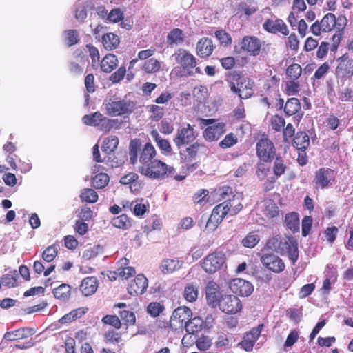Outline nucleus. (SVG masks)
Instances as JSON below:
<instances>
[{"mask_svg": "<svg viewBox=\"0 0 353 353\" xmlns=\"http://www.w3.org/2000/svg\"><path fill=\"white\" fill-rule=\"evenodd\" d=\"M141 145L140 139H132L129 144V157L131 164H138L137 170L141 175L153 180L173 178L181 181L185 179V174H175L173 166L155 158L157 151L150 142L146 143L142 148Z\"/></svg>", "mask_w": 353, "mask_h": 353, "instance_id": "1", "label": "nucleus"}, {"mask_svg": "<svg viewBox=\"0 0 353 353\" xmlns=\"http://www.w3.org/2000/svg\"><path fill=\"white\" fill-rule=\"evenodd\" d=\"M227 81L230 90L241 99H247L254 94V82L243 76L241 72H229Z\"/></svg>", "mask_w": 353, "mask_h": 353, "instance_id": "2", "label": "nucleus"}, {"mask_svg": "<svg viewBox=\"0 0 353 353\" xmlns=\"http://www.w3.org/2000/svg\"><path fill=\"white\" fill-rule=\"evenodd\" d=\"M347 20L344 15H339L337 18L332 13L326 14L322 19L316 21L310 26V31L314 36H320L322 33L331 32L336 29H345Z\"/></svg>", "mask_w": 353, "mask_h": 353, "instance_id": "3", "label": "nucleus"}, {"mask_svg": "<svg viewBox=\"0 0 353 353\" xmlns=\"http://www.w3.org/2000/svg\"><path fill=\"white\" fill-rule=\"evenodd\" d=\"M173 57L176 62L181 65L180 70L176 73L177 76L188 77L201 72L200 68L196 67V59L188 50L179 48Z\"/></svg>", "mask_w": 353, "mask_h": 353, "instance_id": "4", "label": "nucleus"}, {"mask_svg": "<svg viewBox=\"0 0 353 353\" xmlns=\"http://www.w3.org/2000/svg\"><path fill=\"white\" fill-rule=\"evenodd\" d=\"M105 112L112 117H128L135 109V103L130 100L112 97L103 103Z\"/></svg>", "mask_w": 353, "mask_h": 353, "instance_id": "5", "label": "nucleus"}, {"mask_svg": "<svg viewBox=\"0 0 353 353\" xmlns=\"http://www.w3.org/2000/svg\"><path fill=\"white\" fill-rule=\"evenodd\" d=\"M35 333L33 328L21 327L13 331L7 332L3 336V339L8 341H14L19 340H26L24 343H18L15 347L18 349H28L34 345V341L32 338Z\"/></svg>", "mask_w": 353, "mask_h": 353, "instance_id": "6", "label": "nucleus"}, {"mask_svg": "<svg viewBox=\"0 0 353 353\" xmlns=\"http://www.w3.org/2000/svg\"><path fill=\"white\" fill-rule=\"evenodd\" d=\"M262 41L256 36H244L234 47L237 54L245 53L252 57H257L261 52Z\"/></svg>", "mask_w": 353, "mask_h": 353, "instance_id": "7", "label": "nucleus"}, {"mask_svg": "<svg viewBox=\"0 0 353 353\" xmlns=\"http://www.w3.org/2000/svg\"><path fill=\"white\" fill-rule=\"evenodd\" d=\"M335 181V171L327 167H322L315 172L312 183L316 190H323L334 185Z\"/></svg>", "mask_w": 353, "mask_h": 353, "instance_id": "8", "label": "nucleus"}, {"mask_svg": "<svg viewBox=\"0 0 353 353\" xmlns=\"http://www.w3.org/2000/svg\"><path fill=\"white\" fill-rule=\"evenodd\" d=\"M192 315L191 310L186 306L178 307L175 309L165 328L171 330L182 329Z\"/></svg>", "mask_w": 353, "mask_h": 353, "instance_id": "9", "label": "nucleus"}, {"mask_svg": "<svg viewBox=\"0 0 353 353\" xmlns=\"http://www.w3.org/2000/svg\"><path fill=\"white\" fill-rule=\"evenodd\" d=\"M225 261V253L222 251L215 250L203 259L201 266L205 272L212 274L219 270Z\"/></svg>", "mask_w": 353, "mask_h": 353, "instance_id": "10", "label": "nucleus"}, {"mask_svg": "<svg viewBox=\"0 0 353 353\" xmlns=\"http://www.w3.org/2000/svg\"><path fill=\"white\" fill-rule=\"evenodd\" d=\"M194 125L190 123H185L177 129L173 139V142L177 148L188 145L196 139L198 133L194 130Z\"/></svg>", "mask_w": 353, "mask_h": 353, "instance_id": "11", "label": "nucleus"}, {"mask_svg": "<svg viewBox=\"0 0 353 353\" xmlns=\"http://www.w3.org/2000/svg\"><path fill=\"white\" fill-rule=\"evenodd\" d=\"M276 149L268 135L263 134L256 144V154L259 159L273 160Z\"/></svg>", "mask_w": 353, "mask_h": 353, "instance_id": "12", "label": "nucleus"}, {"mask_svg": "<svg viewBox=\"0 0 353 353\" xmlns=\"http://www.w3.org/2000/svg\"><path fill=\"white\" fill-rule=\"evenodd\" d=\"M217 306L223 313L235 314L240 312L243 308L241 300L235 295H221L217 303Z\"/></svg>", "mask_w": 353, "mask_h": 353, "instance_id": "13", "label": "nucleus"}, {"mask_svg": "<svg viewBox=\"0 0 353 353\" xmlns=\"http://www.w3.org/2000/svg\"><path fill=\"white\" fill-rule=\"evenodd\" d=\"M260 261L265 268L275 274H280L285 269L283 260L272 252L263 254Z\"/></svg>", "mask_w": 353, "mask_h": 353, "instance_id": "14", "label": "nucleus"}, {"mask_svg": "<svg viewBox=\"0 0 353 353\" xmlns=\"http://www.w3.org/2000/svg\"><path fill=\"white\" fill-rule=\"evenodd\" d=\"M208 148L207 145L199 141H194L187 146L183 153L180 152L181 161L183 163H190L194 161L200 154H206Z\"/></svg>", "mask_w": 353, "mask_h": 353, "instance_id": "15", "label": "nucleus"}, {"mask_svg": "<svg viewBox=\"0 0 353 353\" xmlns=\"http://www.w3.org/2000/svg\"><path fill=\"white\" fill-rule=\"evenodd\" d=\"M279 253L281 254H287L289 259L294 265L299 259L298 243L296 240L291 236L281 238Z\"/></svg>", "mask_w": 353, "mask_h": 353, "instance_id": "16", "label": "nucleus"}, {"mask_svg": "<svg viewBox=\"0 0 353 353\" xmlns=\"http://www.w3.org/2000/svg\"><path fill=\"white\" fill-rule=\"evenodd\" d=\"M337 65L335 74L341 79H350L353 77V59L348 53H345L336 59Z\"/></svg>", "mask_w": 353, "mask_h": 353, "instance_id": "17", "label": "nucleus"}, {"mask_svg": "<svg viewBox=\"0 0 353 353\" xmlns=\"http://www.w3.org/2000/svg\"><path fill=\"white\" fill-rule=\"evenodd\" d=\"M226 206L227 205L225 203H219L213 208L205 225L207 230L213 232L218 228L223 219L228 214V209L225 208Z\"/></svg>", "mask_w": 353, "mask_h": 353, "instance_id": "18", "label": "nucleus"}, {"mask_svg": "<svg viewBox=\"0 0 353 353\" xmlns=\"http://www.w3.org/2000/svg\"><path fill=\"white\" fill-rule=\"evenodd\" d=\"M229 288L236 295L248 297L254 292L253 285L243 279L235 278L230 281Z\"/></svg>", "mask_w": 353, "mask_h": 353, "instance_id": "19", "label": "nucleus"}, {"mask_svg": "<svg viewBox=\"0 0 353 353\" xmlns=\"http://www.w3.org/2000/svg\"><path fill=\"white\" fill-rule=\"evenodd\" d=\"M148 286V279L143 274H139L130 282L127 290L131 296H137L144 294Z\"/></svg>", "mask_w": 353, "mask_h": 353, "instance_id": "20", "label": "nucleus"}, {"mask_svg": "<svg viewBox=\"0 0 353 353\" xmlns=\"http://www.w3.org/2000/svg\"><path fill=\"white\" fill-rule=\"evenodd\" d=\"M74 60L69 62V71L73 75H81L83 72V65L88 59L81 50L77 49L73 54Z\"/></svg>", "mask_w": 353, "mask_h": 353, "instance_id": "21", "label": "nucleus"}, {"mask_svg": "<svg viewBox=\"0 0 353 353\" xmlns=\"http://www.w3.org/2000/svg\"><path fill=\"white\" fill-rule=\"evenodd\" d=\"M263 28L271 34L281 33L284 36L289 34V29L285 23L281 19H268L263 24Z\"/></svg>", "mask_w": 353, "mask_h": 353, "instance_id": "22", "label": "nucleus"}, {"mask_svg": "<svg viewBox=\"0 0 353 353\" xmlns=\"http://www.w3.org/2000/svg\"><path fill=\"white\" fill-rule=\"evenodd\" d=\"M301 105L297 98H290L285 103L284 112L285 116H294V121L297 123L300 122L303 117V113L301 112Z\"/></svg>", "mask_w": 353, "mask_h": 353, "instance_id": "23", "label": "nucleus"}, {"mask_svg": "<svg viewBox=\"0 0 353 353\" xmlns=\"http://www.w3.org/2000/svg\"><path fill=\"white\" fill-rule=\"evenodd\" d=\"M263 325H259L256 327H253L250 332L246 333L243 341L240 343L241 347L247 352L252 350L253 347L259 338L262 331Z\"/></svg>", "mask_w": 353, "mask_h": 353, "instance_id": "24", "label": "nucleus"}, {"mask_svg": "<svg viewBox=\"0 0 353 353\" xmlns=\"http://www.w3.org/2000/svg\"><path fill=\"white\" fill-rule=\"evenodd\" d=\"M225 132V123H218L216 125L208 126L203 131V137L205 141L212 142L217 141Z\"/></svg>", "mask_w": 353, "mask_h": 353, "instance_id": "25", "label": "nucleus"}, {"mask_svg": "<svg viewBox=\"0 0 353 353\" xmlns=\"http://www.w3.org/2000/svg\"><path fill=\"white\" fill-rule=\"evenodd\" d=\"M214 48V46L211 39L202 37L196 43V54L201 58H208L212 54Z\"/></svg>", "mask_w": 353, "mask_h": 353, "instance_id": "26", "label": "nucleus"}, {"mask_svg": "<svg viewBox=\"0 0 353 353\" xmlns=\"http://www.w3.org/2000/svg\"><path fill=\"white\" fill-rule=\"evenodd\" d=\"M205 294L208 303L213 307H216L221 297L219 285L213 281H209L206 285Z\"/></svg>", "mask_w": 353, "mask_h": 353, "instance_id": "27", "label": "nucleus"}, {"mask_svg": "<svg viewBox=\"0 0 353 353\" xmlns=\"http://www.w3.org/2000/svg\"><path fill=\"white\" fill-rule=\"evenodd\" d=\"M243 196L241 194H236L233 195L232 198L228 199L227 201L222 202L227 205L225 208H228V213L231 216L237 214L243 208L242 204Z\"/></svg>", "mask_w": 353, "mask_h": 353, "instance_id": "28", "label": "nucleus"}, {"mask_svg": "<svg viewBox=\"0 0 353 353\" xmlns=\"http://www.w3.org/2000/svg\"><path fill=\"white\" fill-rule=\"evenodd\" d=\"M279 208L272 199H265L263 201L261 212L264 219L270 220L276 218L279 214Z\"/></svg>", "mask_w": 353, "mask_h": 353, "instance_id": "29", "label": "nucleus"}, {"mask_svg": "<svg viewBox=\"0 0 353 353\" xmlns=\"http://www.w3.org/2000/svg\"><path fill=\"white\" fill-rule=\"evenodd\" d=\"M98 280L95 276H88L83 279L80 290L86 296L93 294L97 290Z\"/></svg>", "mask_w": 353, "mask_h": 353, "instance_id": "30", "label": "nucleus"}, {"mask_svg": "<svg viewBox=\"0 0 353 353\" xmlns=\"http://www.w3.org/2000/svg\"><path fill=\"white\" fill-rule=\"evenodd\" d=\"M151 136L163 154H171L172 153V148L170 141L168 139H162L157 130H152Z\"/></svg>", "mask_w": 353, "mask_h": 353, "instance_id": "31", "label": "nucleus"}, {"mask_svg": "<svg viewBox=\"0 0 353 353\" xmlns=\"http://www.w3.org/2000/svg\"><path fill=\"white\" fill-rule=\"evenodd\" d=\"M284 223L287 228L290 230L293 233L299 231V215L297 212H292L287 213L285 216Z\"/></svg>", "mask_w": 353, "mask_h": 353, "instance_id": "32", "label": "nucleus"}, {"mask_svg": "<svg viewBox=\"0 0 353 353\" xmlns=\"http://www.w3.org/2000/svg\"><path fill=\"white\" fill-rule=\"evenodd\" d=\"M272 161L259 159L256 166V174L260 180H264L270 173Z\"/></svg>", "mask_w": 353, "mask_h": 353, "instance_id": "33", "label": "nucleus"}, {"mask_svg": "<svg viewBox=\"0 0 353 353\" xmlns=\"http://www.w3.org/2000/svg\"><path fill=\"white\" fill-rule=\"evenodd\" d=\"M292 145L297 150H306L310 145V137L305 132H298L292 141Z\"/></svg>", "mask_w": 353, "mask_h": 353, "instance_id": "34", "label": "nucleus"}, {"mask_svg": "<svg viewBox=\"0 0 353 353\" xmlns=\"http://www.w3.org/2000/svg\"><path fill=\"white\" fill-rule=\"evenodd\" d=\"M259 10L255 2H241L236 6L237 14L242 17L243 14L249 17L256 12Z\"/></svg>", "mask_w": 353, "mask_h": 353, "instance_id": "35", "label": "nucleus"}, {"mask_svg": "<svg viewBox=\"0 0 353 353\" xmlns=\"http://www.w3.org/2000/svg\"><path fill=\"white\" fill-rule=\"evenodd\" d=\"M118 65L117 57L112 54L105 55L101 61V69L106 73L111 72Z\"/></svg>", "mask_w": 353, "mask_h": 353, "instance_id": "36", "label": "nucleus"}, {"mask_svg": "<svg viewBox=\"0 0 353 353\" xmlns=\"http://www.w3.org/2000/svg\"><path fill=\"white\" fill-rule=\"evenodd\" d=\"M184 327L188 334H195L202 330L203 321L199 316L190 318Z\"/></svg>", "mask_w": 353, "mask_h": 353, "instance_id": "37", "label": "nucleus"}, {"mask_svg": "<svg viewBox=\"0 0 353 353\" xmlns=\"http://www.w3.org/2000/svg\"><path fill=\"white\" fill-rule=\"evenodd\" d=\"M120 43L118 35L108 32L103 35L102 43L103 47L108 50H112L117 48Z\"/></svg>", "mask_w": 353, "mask_h": 353, "instance_id": "38", "label": "nucleus"}, {"mask_svg": "<svg viewBox=\"0 0 353 353\" xmlns=\"http://www.w3.org/2000/svg\"><path fill=\"white\" fill-rule=\"evenodd\" d=\"M183 261L171 259L163 261L161 265V270L163 274H170L181 268Z\"/></svg>", "mask_w": 353, "mask_h": 353, "instance_id": "39", "label": "nucleus"}, {"mask_svg": "<svg viewBox=\"0 0 353 353\" xmlns=\"http://www.w3.org/2000/svg\"><path fill=\"white\" fill-rule=\"evenodd\" d=\"M120 262L125 266L117 268L116 273L119 276L124 279H128L136 274L135 269L133 267L128 265L129 261L127 259H122Z\"/></svg>", "mask_w": 353, "mask_h": 353, "instance_id": "40", "label": "nucleus"}, {"mask_svg": "<svg viewBox=\"0 0 353 353\" xmlns=\"http://www.w3.org/2000/svg\"><path fill=\"white\" fill-rule=\"evenodd\" d=\"M119 145V139L117 136H110L104 139L101 149L103 152L110 154L114 152Z\"/></svg>", "mask_w": 353, "mask_h": 353, "instance_id": "41", "label": "nucleus"}, {"mask_svg": "<svg viewBox=\"0 0 353 353\" xmlns=\"http://www.w3.org/2000/svg\"><path fill=\"white\" fill-rule=\"evenodd\" d=\"M274 159L272 170L274 176L278 178L285 173L288 166L280 155L276 156Z\"/></svg>", "mask_w": 353, "mask_h": 353, "instance_id": "42", "label": "nucleus"}, {"mask_svg": "<svg viewBox=\"0 0 353 353\" xmlns=\"http://www.w3.org/2000/svg\"><path fill=\"white\" fill-rule=\"evenodd\" d=\"M184 41V34L180 28L172 29L167 36V42L169 46L182 43Z\"/></svg>", "mask_w": 353, "mask_h": 353, "instance_id": "43", "label": "nucleus"}, {"mask_svg": "<svg viewBox=\"0 0 353 353\" xmlns=\"http://www.w3.org/2000/svg\"><path fill=\"white\" fill-rule=\"evenodd\" d=\"M104 119V116L100 112H95L90 114H85L83 117V122L90 126H98L101 125Z\"/></svg>", "mask_w": 353, "mask_h": 353, "instance_id": "44", "label": "nucleus"}, {"mask_svg": "<svg viewBox=\"0 0 353 353\" xmlns=\"http://www.w3.org/2000/svg\"><path fill=\"white\" fill-rule=\"evenodd\" d=\"M19 274L17 270L10 271L1 276V283L8 288H14L18 285Z\"/></svg>", "mask_w": 353, "mask_h": 353, "instance_id": "45", "label": "nucleus"}, {"mask_svg": "<svg viewBox=\"0 0 353 353\" xmlns=\"http://www.w3.org/2000/svg\"><path fill=\"white\" fill-rule=\"evenodd\" d=\"M109 176L103 172H100L92 176L91 180L92 185L97 189L105 188L109 183Z\"/></svg>", "mask_w": 353, "mask_h": 353, "instance_id": "46", "label": "nucleus"}, {"mask_svg": "<svg viewBox=\"0 0 353 353\" xmlns=\"http://www.w3.org/2000/svg\"><path fill=\"white\" fill-rule=\"evenodd\" d=\"M121 128V122L117 119H106L102 121L100 130L104 132H108L112 130H118Z\"/></svg>", "mask_w": 353, "mask_h": 353, "instance_id": "47", "label": "nucleus"}, {"mask_svg": "<svg viewBox=\"0 0 353 353\" xmlns=\"http://www.w3.org/2000/svg\"><path fill=\"white\" fill-rule=\"evenodd\" d=\"M80 199L82 202L94 203L98 201L99 196L94 190L84 188L81 192Z\"/></svg>", "mask_w": 353, "mask_h": 353, "instance_id": "48", "label": "nucleus"}, {"mask_svg": "<svg viewBox=\"0 0 353 353\" xmlns=\"http://www.w3.org/2000/svg\"><path fill=\"white\" fill-rule=\"evenodd\" d=\"M259 241V235L255 232H250L241 240V243L245 248H253Z\"/></svg>", "mask_w": 353, "mask_h": 353, "instance_id": "49", "label": "nucleus"}, {"mask_svg": "<svg viewBox=\"0 0 353 353\" xmlns=\"http://www.w3.org/2000/svg\"><path fill=\"white\" fill-rule=\"evenodd\" d=\"M111 223L115 228L123 230H127L131 226L130 220L125 214L114 217L111 221Z\"/></svg>", "mask_w": 353, "mask_h": 353, "instance_id": "50", "label": "nucleus"}, {"mask_svg": "<svg viewBox=\"0 0 353 353\" xmlns=\"http://www.w3.org/2000/svg\"><path fill=\"white\" fill-rule=\"evenodd\" d=\"M71 288L68 284L62 283L53 290L54 297L60 300L67 299L70 294Z\"/></svg>", "mask_w": 353, "mask_h": 353, "instance_id": "51", "label": "nucleus"}, {"mask_svg": "<svg viewBox=\"0 0 353 353\" xmlns=\"http://www.w3.org/2000/svg\"><path fill=\"white\" fill-rule=\"evenodd\" d=\"M285 74L288 79L298 81L302 74V68L298 63H292L287 68Z\"/></svg>", "mask_w": 353, "mask_h": 353, "instance_id": "52", "label": "nucleus"}, {"mask_svg": "<svg viewBox=\"0 0 353 353\" xmlns=\"http://www.w3.org/2000/svg\"><path fill=\"white\" fill-rule=\"evenodd\" d=\"M65 41L70 47L79 43L80 40L79 32L74 29L65 30L63 32Z\"/></svg>", "mask_w": 353, "mask_h": 353, "instance_id": "53", "label": "nucleus"}, {"mask_svg": "<svg viewBox=\"0 0 353 353\" xmlns=\"http://www.w3.org/2000/svg\"><path fill=\"white\" fill-rule=\"evenodd\" d=\"M59 253V245L53 244L46 248L42 252V259L48 263L52 262Z\"/></svg>", "mask_w": 353, "mask_h": 353, "instance_id": "54", "label": "nucleus"}, {"mask_svg": "<svg viewBox=\"0 0 353 353\" xmlns=\"http://www.w3.org/2000/svg\"><path fill=\"white\" fill-rule=\"evenodd\" d=\"M84 314L85 311L81 308L75 309L63 316L59 321L62 324L68 323L81 317Z\"/></svg>", "mask_w": 353, "mask_h": 353, "instance_id": "55", "label": "nucleus"}, {"mask_svg": "<svg viewBox=\"0 0 353 353\" xmlns=\"http://www.w3.org/2000/svg\"><path fill=\"white\" fill-rule=\"evenodd\" d=\"M301 90V84L298 81L288 79L285 82L284 92L285 94L296 95Z\"/></svg>", "mask_w": 353, "mask_h": 353, "instance_id": "56", "label": "nucleus"}, {"mask_svg": "<svg viewBox=\"0 0 353 353\" xmlns=\"http://www.w3.org/2000/svg\"><path fill=\"white\" fill-rule=\"evenodd\" d=\"M104 341L105 343H119L122 341L121 333L111 329L106 331L104 334Z\"/></svg>", "mask_w": 353, "mask_h": 353, "instance_id": "57", "label": "nucleus"}, {"mask_svg": "<svg viewBox=\"0 0 353 353\" xmlns=\"http://www.w3.org/2000/svg\"><path fill=\"white\" fill-rule=\"evenodd\" d=\"M160 68V62L154 58L145 61L143 65V70L147 73H156Z\"/></svg>", "mask_w": 353, "mask_h": 353, "instance_id": "58", "label": "nucleus"}, {"mask_svg": "<svg viewBox=\"0 0 353 353\" xmlns=\"http://www.w3.org/2000/svg\"><path fill=\"white\" fill-rule=\"evenodd\" d=\"M215 37L223 46H228L232 44V39L229 33L224 30H219L215 32Z\"/></svg>", "mask_w": 353, "mask_h": 353, "instance_id": "59", "label": "nucleus"}, {"mask_svg": "<svg viewBox=\"0 0 353 353\" xmlns=\"http://www.w3.org/2000/svg\"><path fill=\"white\" fill-rule=\"evenodd\" d=\"M101 321L103 323L109 325L117 330L120 329L122 326L121 319L117 315L107 314L102 318Z\"/></svg>", "mask_w": 353, "mask_h": 353, "instance_id": "60", "label": "nucleus"}, {"mask_svg": "<svg viewBox=\"0 0 353 353\" xmlns=\"http://www.w3.org/2000/svg\"><path fill=\"white\" fill-rule=\"evenodd\" d=\"M121 319L126 327L134 325L136 317L134 312L129 310H123L119 312Z\"/></svg>", "mask_w": 353, "mask_h": 353, "instance_id": "61", "label": "nucleus"}, {"mask_svg": "<svg viewBox=\"0 0 353 353\" xmlns=\"http://www.w3.org/2000/svg\"><path fill=\"white\" fill-rule=\"evenodd\" d=\"M150 108V119L152 121H158L164 115V109L157 105H152L149 106Z\"/></svg>", "mask_w": 353, "mask_h": 353, "instance_id": "62", "label": "nucleus"}, {"mask_svg": "<svg viewBox=\"0 0 353 353\" xmlns=\"http://www.w3.org/2000/svg\"><path fill=\"white\" fill-rule=\"evenodd\" d=\"M196 345L200 351H206L211 347L212 340L208 336L201 335L196 341Z\"/></svg>", "mask_w": 353, "mask_h": 353, "instance_id": "63", "label": "nucleus"}, {"mask_svg": "<svg viewBox=\"0 0 353 353\" xmlns=\"http://www.w3.org/2000/svg\"><path fill=\"white\" fill-rule=\"evenodd\" d=\"M270 124L274 130L276 132H280L283 129L285 125V121L284 118L281 116L275 114L271 117Z\"/></svg>", "mask_w": 353, "mask_h": 353, "instance_id": "64", "label": "nucleus"}]
</instances>
